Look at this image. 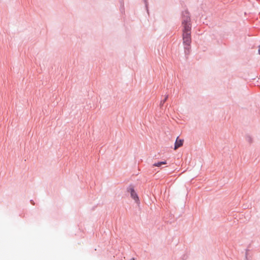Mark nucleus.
<instances>
[{
	"label": "nucleus",
	"mask_w": 260,
	"mask_h": 260,
	"mask_svg": "<svg viewBox=\"0 0 260 260\" xmlns=\"http://www.w3.org/2000/svg\"><path fill=\"white\" fill-rule=\"evenodd\" d=\"M191 28L186 27L182 29V38L183 44L185 46L184 48L185 50H188L191 43Z\"/></svg>",
	"instance_id": "1"
},
{
	"label": "nucleus",
	"mask_w": 260,
	"mask_h": 260,
	"mask_svg": "<svg viewBox=\"0 0 260 260\" xmlns=\"http://www.w3.org/2000/svg\"><path fill=\"white\" fill-rule=\"evenodd\" d=\"M182 25L183 28L191 27L190 15L187 11L182 13Z\"/></svg>",
	"instance_id": "2"
},
{
	"label": "nucleus",
	"mask_w": 260,
	"mask_h": 260,
	"mask_svg": "<svg viewBox=\"0 0 260 260\" xmlns=\"http://www.w3.org/2000/svg\"><path fill=\"white\" fill-rule=\"evenodd\" d=\"M129 191L131 192V197L136 202H138L139 201V198L137 193L135 192L134 189L133 187H130L129 189Z\"/></svg>",
	"instance_id": "3"
},
{
	"label": "nucleus",
	"mask_w": 260,
	"mask_h": 260,
	"mask_svg": "<svg viewBox=\"0 0 260 260\" xmlns=\"http://www.w3.org/2000/svg\"><path fill=\"white\" fill-rule=\"evenodd\" d=\"M183 143V140L181 139H179L178 138H177L175 143V147L174 149L176 150L179 147L182 146Z\"/></svg>",
	"instance_id": "4"
},
{
	"label": "nucleus",
	"mask_w": 260,
	"mask_h": 260,
	"mask_svg": "<svg viewBox=\"0 0 260 260\" xmlns=\"http://www.w3.org/2000/svg\"><path fill=\"white\" fill-rule=\"evenodd\" d=\"M167 162L166 161H160V162H158L157 163H155L153 164V166H155V167H160L162 165H165L166 164Z\"/></svg>",
	"instance_id": "5"
},
{
	"label": "nucleus",
	"mask_w": 260,
	"mask_h": 260,
	"mask_svg": "<svg viewBox=\"0 0 260 260\" xmlns=\"http://www.w3.org/2000/svg\"><path fill=\"white\" fill-rule=\"evenodd\" d=\"M258 53L260 54V45L259 46Z\"/></svg>",
	"instance_id": "6"
},
{
	"label": "nucleus",
	"mask_w": 260,
	"mask_h": 260,
	"mask_svg": "<svg viewBox=\"0 0 260 260\" xmlns=\"http://www.w3.org/2000/svg\"><path fill=\"white\" fill-rule=\"evenodd\" d=\"M167 98H168V96H167L166 97V98H165V100H164V102H165V101L167 100Z\"/></svg>",
	"instance_id": "7"
},
{
	"label": "nucleus",
	"mask_w": 260,
	"mask_h": 260,
	"mask_svg": "<svg viewBox=\"0 0 260 260\" xmlns=\"http://www.w3.org/2000/svg\"><path fill=\"white\" fill-rule=\"evenodd\" d=\"M130 260H135V259L134 258H132V259H131Z\"/></svg>",
	"instance_id": "8"
}]
</instances>
